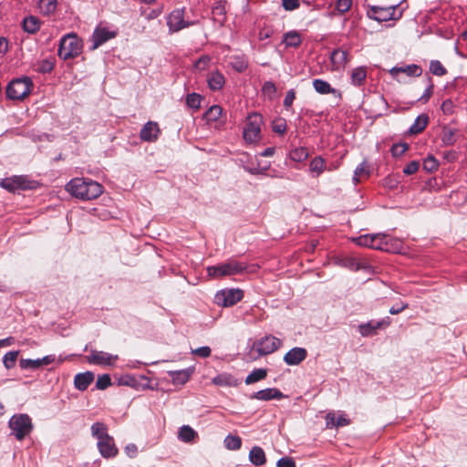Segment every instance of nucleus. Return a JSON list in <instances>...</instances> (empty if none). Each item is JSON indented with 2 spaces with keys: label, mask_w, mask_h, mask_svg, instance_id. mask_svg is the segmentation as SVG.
<instances>
[{
  "label": "nucleus",
  "mask_w": 467,
  "mask_h": 467,
  "mask_svg": "<svg viewBox=\"0 0 467 467\" xmlns=\"http://www.w3.org/2000/svg\"><path fill=\"white\" fill-rule=\"evenodd\" d=\"M66 190L81 200H93L103 192V187L97 182L84 178H74L66 185Z\"/></svg>",
  "instance_id": "1"
},
{
  "label": "nucleus",
  "mask_w": 467,
  "mask_h": 467,
  "mask_svg": "<svg viewBox=\"0 0 467 467\" xmlns=\"http://www.w3.org/2000/svg\"><path fill=\"white\" fill-rule=\"evenodd\" d=\"M82 48V40L77 34L68 33L60 39L57 55L63 60L72 59L81 54Z\"/></svg>",
  "instance_id": "2"
},
{
  "label": "nucleus",
  "mask_w": 467,
  "mask_h": 467,
  "mask_svg": "<svg viewBox=\"0 0 467 467\" xmlns=\"http://www.w3.org/2000/svg\"><path fill=\"white\" fill-rule=\"evenodd\" d=\"M32 88L33 82L30 78H16L7 85L5 94L9 99L22 100L29 95Z\"/></svg>",
  "instance_id": "3"
},
{
  "label": "nucleus",
  "mask_w": 467,
  "mask_h": 467,
  "mask_svg": "<svg viewBox=\"0 0 467 467\" xmlns=\"http://www.w3.org/2000/svg\"><path fill=\"white\" fill-rule=\"evenodd\" d=\"M246 269L244 264L230 260L225 263L207 267V274L213 278H222L223 276L234 275Z\"/></svg>",
  "instance_id": "4"
},
{
  "label": "nucleus",
  "mask_w": 467,
  "mask_h": 467,
  "mask_svg": "<svg viewBox=\"0 0 467 467\" xmlns=\"http://www.w3.org/2000/svg\"><path fill=\"white\" fill-rule=\"evenodd\" d=\"M398 5L389 6L371 5L368 10V16L370 19L379 22H387L389 20H399L402 16V12L398 11Z\"/></svg>",
  "instance_id": "5"
},
{
  "label": "nucleus",
  "mask_w": 467,
  "mask_h": 467,
  "mask_svg": "<svg viewBox=\"0 0 467 467\" xmlns=\"http://www.w3.org/2000/svg\"><path fill=\"white\" fill-rule=\"evenodd\" d=\"M9 428L18 441H22L33 430V424L27 414L14 415L9 420Z\"/></svg>",
  "instance_id": "6"
},
{
  "label": "nucleus",
  "mask_w": 467,
  "mask_h": 467,
  "mask_svg": "<svg viewBox=\"0 0 467 467\" xmlns=\"http://www.w3.org/2000/svg\"><path fill=\"white\" fill-rule=\"evenodd\" d=\"M262 123V116L259 114H252L248 117L247 123L244 129V139L250 142H255L260 139V126Z\"/></svg>",
  "instance_id": "7"
},
{
  "label": "nucleus",
  "mask_w": 467,
  "mask_h": 467,
  "mask_svg": "<svg viewBox=\"0 0 467 467\" xmlns=\"http://www.w3.org/2000/svg\"><path fill=\"white\" fill-rule=\"evenodd\" d=\"M193 24V22L184 20V8L173 10L167 18V25L171 32H178Z\"/></svg>",
  "instance_id": "8"
},
{
  "label": "nucleus",
  "mask_w": 467,
  "mask_h": 467,
  "mask_svg": "<svg viewBox=\"0 0 467 467\" xmlns=\"http://www.w3.org/2000/svg\"><path fill=\"white\" fill-rule=\"evenodd\" d=\"M87 362L98 366H112L118 359L117 355H111L104 351L91 350L88 356L85 357Z\"/></svg>",
  "instance_id": "9"
},
{
  "label": "nucleus",
  "mask_w": 467,
  "mask_h": 467,
  "mask_svg": "<svg viewBox=\"0 0 467 467\" xmlns=\"http://www.w3.org/2000/svg\"><path fill=\"white\" fill-rule=\"evenodd\" d=\"M281 345L282 341L279 338L270 335L261 338L256 343V350L260 355L265 356L276 351Z\"/></svg>",
  "instance_id": "10"
},
{
  "label": "nucleus",
  "mask_w": 467,
  "mask_h": 467,
  "mask_svg": "<svg viewBox=\"0 0 467 467\" xmlns=\"http://www.w3.org/2000/svg\"><path fill=\"white\" fill-rule=\"evenodd\" d=\"M243 297L244 293L240 289H230L215 296L217 304H222L223 306H232L241 301Z\"/></svg>",
  "instance_id": "11"
},
{
  "label": "nucleus",
  "mask_w": 467,
  "mask_h": 467,
  "mask_svg": "<svg viewBox=\"0 0 467 467\" xmlns=\"http://www.w3.org/2000/svg\"><path fill=\"white\" fill-rule=\"evenodd\" d=\"M390 325L389 317L383 318L379 321H368V323L360 324L358 331L362 337H371L377 334L379 329L386 328Z\"/></svg>",
  "instance_id": "12"
},
{
  "label": "nucleus",
  "mask_w": 467,
  "mask_h": 467,
  "mask_svg": "<svg viewBox=\"0 0 467 467\" xmlns=\"http://www.w3.org/2000/svg\"><path fill=\"white\" fill-rule=\"evenodd\" d=\"M0 185L11 192H15L16 191L19 190H26L30 189V182L24 176H13L11 178H5L2 180L0 182Z\"/></svg>",
  "instance_id": "13"
},
{
  "label": "nucleus",
  "mask_w": 467,
  "mask_h": 467,
  "mask_svg": "<svg viewBox=\"0 0 467 467\" xmlns=\"http://www.w3.org/2000/svg\"><path fill=\"white\" fill-rule=\"evenodd\" d=\"M307 357V351L304 348H293L284 356V361L289 366H297Z\"/></svg>",
  "instance_id": "14"
},
{
  "label": "nucleus",
  "mask_w": 467,
  "mask_h": 467,
  "mask_svg": "<svg viewBox=\"0 0 467 467\" xmlns=\"http://www.w3.org/2000/svg\"><path fill=\"white\" fill-rule=\"evenodd\" d=\"M159 134V125L156 122L148 121L140 130V138L143 141L153 142L158 140Z\"/></svg>",
  "instance_id": "15"
},
{
  "label": "nucleus",
  "mask_w": 467,
  "mask_h": 467,
  "mask_svg": "<svg viewBox=\"0 0 467 467\" xmlns=\"http://www.w3.org/2000/svg\"><path fill=\"white\" fill-rule=\"evenodd\" d=\"M98 449L104 458L115 457L118 454V448L111 436L98 441Z\"/></svg>",
  "instance_id": "16"
},
{
  "label": "nucleus",
  "mask_w": 467,
  "mask_h": 467,
  "mask_svg": "<svg viewBox=\"0 0 467 467\" xmlns=\"http://www.w3.org/2000/svg\"><path fill=\"white\" fill-rule=\"evenodd\" d=\"M388 234H365L359 236L356 242L360 246H366L369 248H382L380 244H376L378 239H387Z\"/></svg>",
  "instance_id": "17"
},
{
  "label": "nucleus",
  "mask_w": 467,
  "mask_h": 467,
  "mask_svg": "<svg viewBox=\"0 0 467 467\" xmlns=\"http://www.w3.org/2000/svg\"><path fill=\"white\" fill-rule=\"evenodd\" d=\"M94 379V373L91 371L78 373L74 378V386L77 389L84 391L93 382Z\"/></svg>",
  "instance_id": "18"
},
{
  "label": "nucleus",
  "mask_w": 467,
  "mask_h": 467,
  "mask_svg": "<svg viewBox=\"0 0 467 467\" xmlns=\"http://www.w3.org/2000/svg\"><path fill=\"white\" fill-rule=\"evenodd\" d=\"M115 36V33L107 30L106 28H97L93 35V47L92 49L98 48L99 46L107 42L108 40L113 38Z\"/></svg>",
  "instance_id": "19"
},
{
  "label": "nucleus",
  "mask_w": 467,
  "mask_h": 467,
  "mask_svg": "<svg viewBox=\"0 0 467 467\" xmlns=\"http://www.w3.org/2000/svg\"><path fill=\"white\" fill-rule=\"evenodd\" d=\"M284 397L283 393L275 388H268L257 392H254L252 395V399H256L260 400H280Z\"/></svg>",
  "instance_id": "20"
},
{
  "label": "nucleus",
  "mask_w": 467,
  "mask_h": 467,
  "mask_svg": "<svg viewBox=\"0 0 467 467\" xmlns=\"http://www.w3.org/2000/svg\"><path fill=\"white\" fill-rule=\"evenodd\" d=\"M400 73H404L410 77H411V76L419 77L421 75L422 69L420 68V67H419L415 64H411V65H408L406 67H394L389 70V74L393 78H396Z\"/></svg>",
  "instance_id": "21"
},
{
  "label": "nucleus",
  "mask_w": 467,
  "mask_h": 467,
  "mask_svg": "<svg viewBox=\"0 0 467 467\" xmlns=\"http://www.w3.org/2000/svg\"><path fill=\"white\" fill-rule=\"evenodd\" d=\"M192 369L186 368L176 371H168L174 385H184L191 378Z\"/></svg>",
  "instance_id": "22"
},
{
  "label": "nucleus",
  "mask_w": 467,
  "mask_h": 467,
  "mask_svg": "<svg viewBox=\"0 0 467 467\" xmlns=\"http://www.w3.org/2000/svg\"><path fill=\"white\" fill-rule=\"evenodd\" d=\"M207 82L209 85V88L212 90H220L223 88L225 79L222 73H220L218 70L213 71L208 75Z\"/></svg>",
  "instance_id": "23"
},
{
  "label": "nucleus",
  "mask_w": 467,
  "mask_h": 467,
  "mask_svg": "<svg viewBox=\"0 0 467 467\" xmlns=\"http://www.w3.org/2000/svg\"><path fill=\"white\" fill-rule=\"evenodd\" d=\"M429 123V116L427 114H421L418 116L414 121V123L410 126L409 132L410 134H420L421 133Z\"/></svg>",
  "instance_id": "24"
},
{
  "label": "nucleus",
  "mask_w": 467,
  "mask_h": 467,
  "mask_svg": "<svg viewBox=\"0 0 467 467\" xmlns=\"http://www.w3.org/2000/svg\"><path fill=\"white\" fill-rule=\"evenodd\" d=\"M90 430L92 436L96 438L98 441H100L104 439L110 437L108 433V427L103 422H95L94 424H92Z\"/></svg>",
  "instance_id": "25"
},
{
  "label": "nucleus",
  "mask_w": 467,
  "mask_h": 467,
  "mask_svg": "<svg viewBox=\"0 0 467 467\" xmlns=\"http://www.w3.org/2000/svg\"><path fill=\"white\" fill-rule=\"evenodd\" d=\"M213 383L222 387H235L237 386V379L230 374H220L213 379Z\"/></svg>",
  "instance_id": "26"
},
{
  "label": "nucleus",
  "mask_w": 467,
  "mask_h": 467,
  "mask_svg": "<svg viewBox=\"0 0 467 467\" xmlns=\"http://www.w3.org/2000/svg\"><path fill=\"white\" fill-rule=\"evenodd\" d=\"M251 462L256 466H261L265 463V454L261 447L254 446L249 453Z\"/></svg>",
  "instance_id": "27"
},
{
  "label": "nucleus",
  "mask_w": 467,
  "mask_h": 467,
  "mask_svg": "<svg viewBox=\"0 0 467 467\" xmlns=\"http://www.w3.org/2000/svg\"><path fill=\"white\" fill-rule=\"evenodd\" d=\"M327 427H343L349 424V420H348L344 415H339L336 417L335 413H328L326 417Z\"/></svg>",
  "instance_id": "28"
},
{
  "label": "nucleus",
  "mask_w": 467,
  "mask_h": 467,
  "mask_svg": "<svg viewBox=\"0 0 467 467\" xmlns=\"http://www.w3.org/2000/svg\"><path fill=\"white\" fill-rule=\"evenodd\" d=\"M283 42L286 47H298L302 43V39L297 31L292 30L284 35Z\"/></svg>",
  "instance_id": "29"
},
{
  "label": "nucleus",
  "mask_w": 467,
  "mask_h": 467,
  "mask_svg": "<svg viewBox=\"0 0 467 467\" xmlns=\"http://www.w3.org/2000/svg\"><path fill=\"white\" fill-rule=\"evenodd\" d=\"M23 28L29 34H36L40 28V21L36 16H28L23 20Z\"/></svg>",
  "instance_id": "30"
},
{
  "label": "nucleus",
  "mask_w": 467,
  "mask_h": 467,
  "mask_svg": "<svg viewBox=\"0 0 467 467\" xmlns=\"http://www.w3.org/2000/svg\"><path fill=\"white\" fill-rule=\"evenodd\" d=\"M309 170L312 173H315L316 177H318L326 170V161L321 156L315 157L309 164Z\"/></svg>",
  "instance_id": "31"
},
{
  "label": "nucleus",
  "mask_w": 467,
  "mask_h": 467,
  "mask_svg": "<svg viewBox=\"0 0 467 467\" xmlns=\"http://www.w3.org/2000/svg\"><path fill=\"white\" fill-rule=\"evenodd\" d=\"M367 78V69L364 67H359L352 70L351 82L355 86H361L365 83Z\"/></svg>",
  "instance_id": "32"
},
{
  "label": "nucleus",
  "mask_w": 467,
  "mask_h": 467,
  "mask_svg": "<svg viewBox=\"0 0 467 467\" xmlns=\"http://www.w3.org/2000/svg\"><path fill=\"white\" fill-rule=\"evenodd\" d=\"M331 59L337 67H344L349 60L348 53L345 50H335L331 55Z\"/></svg>",
  "instance_id": "33"
},
{
  "label": "nucleus",
  "mask_w": 467,
  "mask_h": 467,
  "mask_svg": "<svg viewBox=\"0 0 467 467\" xmlns=\"http://www.w3.org/2000/svg\"><path fill=\"white\" fill-rule=\"evenodd\" d=\"M267 376V370L265 368L254 369L245 379L244 382L247 385L255 383L265 379Z\"/></svg>",
  "instance_id": "34"
},
{
  "label": "nucleus",
  "mask_w": 467,
  "mask_h": 467,
  "mask_svg": "<svg viewBox=\"0 0 467 467\" xmlns=\"http://www.w3.org/2000/svg\"><path fill=\"white\" fill-rule=\"evenodd\" d=\"M197 437V432L189 425L182 426L179 431V439L184 442H191Z\"/></svg>",
  "instance_id": "35"
},
{
  "label": "nucleus",
  "mask_w": 467,
  "mask_h": 467,
  "mask_svg": "<svg viewBox=\"0 0 467 467\" xmlns=\"http://www.w3.org/2000/svg\"><path fill=\"white\" fill-rule=\"evenodd\" d=\"M315 90L319 94L335 93L336 90L331 88L330 84L323 79H315L313 81Z\"/></svg>",
  "instance_id": "36"
},
{
  "label": "nucleus",
  "mask_w": 467,
  "mask_h": 467,
  "mask_svg": "<svg viewBox=\"0 0 467 467\" xmlns=\"http://www.w3.org/2000/svg\"><path fill=\"white\" fill-rule=\"evenodd\" d=\"M369 177V171L366 161L358 166L354 171L353 182L358 184L362 179Z\"/></svg>",
  "instance_id": "37"
},
{
  "label": "nucleus",
  "mask_w": 467,
  "mask_h": 467,
  "mask_svg": "<svg viewBox=\"0 0 467 467\" xmlns=\"http://www.w3.org/2000/svg\"><path fill=\"white\" fill-rule=\"evenodd\" d=\"M441 141L444 145L450 146L453 145L456 141L455 139V130L450 127H443L441 130Z\"/></svg>",
  "instance_id": "38"
},
{
  "label": "nucleus",
  "mask_w": 467,
  "mask_h": 467,
  "mask_svg": "<svg viewBox=\"0 0 467 467\" xmlns=\"http://www.w3.org/2000/svg\"><path fill=\"white\" fill-rule=\"evenodd\" d=\"M38 8L44 15H50L57 9V0H39Z\"/></svg>",
  "instance_id": "39"
},
{
  "label": "nucleus",
  "mask_w": 467,
  "mask_h": 467,
  "mask_svg": "<svg viewBox=\"0 0 467 467\" xmlns=\"http://www.w3.org/2000/svg\"><path fill=\"white\" fill-rule=\"evenodd\" d=\"M223 113V109L219 105H213L204 113V118L208 122L216 121Z\"/></svg>",
  "instance_id": "40"
},
{
  "label": "nucleus",
  "mask_w": 467,
  "mask_h": 467,
  "mask_svg": "<svg viewBox=\"0 0 467 467\" xmlns=\"http://www.w3.org/2000/svg\"><path fill=\"white\" fill-rule=\"evenodd\" d=\"M430 71L435 76L442 77L447 74V69L439 60L430 62Z\"/></svg>",
  "instance_id": "41"
},
{
  "label": "nucleus",
  "mask_w": 467,
  "mask_h": 467,
  "mask_svg": "<svg viewBox=\"0 0 467 467\" xmlns=\"http://www.w3.org/2000/svg\"><path fill=\"white\" fill-rule=\"evenodd\" d=\"M224 445L229 450H238L241 448L242 440L238 436L228 435L224 439Z\"/></svg>",
  "instance_id": "42"
},
{
  "label": "nucleus",
  "mask_w": 467,
  "mask_h": 467,
  "mask_svg": "<svg viewBox=\"0 0 467 467\" xmlns=\"http://www.w3.org/2000/svg\"><path fill=\"white\" fill-rule=\"evenodd\" d=\"M308 157V151L306 148H296L290 152V158L295 161H303Z\"/></svg>",
  "instance_id": "43"
},
{
  "label": "nucleus",
  "mask_w": 467,
  "mask_h": 467,
  "mask_svg": "<svg viewBox=\"0 0 467 467\" xmlns=\"http://www.w3.org/2000/svg\"><path fill=\"white\" fill-rule=\"evenodd\" d=\"M18 354L19 351H10L4 356L3 363L7 369L12 368L16 365Z\"/></svg>",
  "instance_id": "44"
},
{
  "label": "nucleus",
  "mask_w": 467,
  "mask_h": 467,
  "mask_svg": "<svg viewBox=\"0 0 467 467\" xmlns=\"http://www.w3.org/2000/svg\"><path fill=\"white\" fill-rule=\"evenodd\" d=\"M439 162L433 156H429L423 161V169L428 172H433L438 170Z\"/></svg>",
  "instance_id": "45"
},
{
  "label": "nucleus",
  "mask_w": 467,
  "mask_h": 467,
  "mask_svg": "<svg viewBox=\"0 0 467 467\" xmlns=\"http://www.w3.org/2000/svg\"><path fill=\"white\" fill-rule=\"evenodd\" d=\"M202 97L197 93H192L187 96L186 103L192 109H199L201 107Z\"/></svg>",
  "instance_id": "46"
},
{
  "label": "nucleus",
  "mask_w": 467,
  "mask_h": 467,
  "mask_svg": "<svg viewBox=\"0 0 467 467\" xmlns=\"http://www.w3.org/2000/svg\"><path fill=\"white\" fill-rule=\"evenodd\" d=\"M20 367L23 369H36L41 367V363L38 359H20Z\"/></svg>",
  "instance_id": "47"
},
{
  "label": "nucleus",
  "mask_w": 467,
  "mask_h": 467,
  "mask_svg": "<svg viewBox=\"0 0 467 467\" xmlns=\"http://www.w3.org/2000/svg\"><path fill=\"white\" fill-rule=\"evenodd\" d=\"M111 379L109 374H103L99 376L97 382H96V388L98 389H106L108 387L111 385Z\"/></svg>",
  "instance_id": "48"
},
{
  "label": "nucleus",
  "mask_w": 467,
  "mask_h": 467,
  "mask_svg": "<svg viewBox=\"0 0 467 467\" xmlns=\"http://www.w3.org/2000/svg\"><path fill=\"white\" fill-rule=\"evenodd\" d=\"M262 92L265 96H267L270 99H272L276 93V87L274 82L266 81L262 88Z\"/></svg>",
  "instance_id": "49"
},
{
  "label": "nucleus",
  "mask_w": 467,
  "mask_h": 467,
  "mask_svg": "<svg viewBox=\"0 0 467 467\" xmlns=\"http://www.w3.org/2000/svg\"><path fill=\"white\" fill-rule=\"evenodd\" d=\"M408 149V143H397L391 147V153L394 157H399L403 155Z\"/></svg>",
  "instance_id": "50"
},
{
  "label": "nucleus",
  "mask_w": 467,
  "mask_h": 467,
  "mask_svg": "<svg viewBox=\"0 0 467 467\" xmlns=\"http://www.w3.org/2000/svg\"><path fill=\"white\" fill-rule=\"evenodd\" d=\"M352 6V0H337L336 2V9L340 14H345L348 12Z\"/></svg>",
  "instance_id": "51"
},
{
  "label": "nucleus",
  "mask_w": 467,
  "mask_h": 467,
  "mask_svg": "<svg viewBox=\"0 0 467 467\" xmlns=\"http://www.w3.org/2000/svg\"><path fill=\"white\" fill-rule=\"evenodd\" d=\"M282 6L285 11H294L300 6V0H282Z\"/></svg>",
  "instance_id": "52"
},
{
  "label": "nucleus",
  "mask_w": 467,
  "mask_h": 467,
  "mask_svg": "<svg viewBox=\"0 0 467 467\" xmlns=\"http://www.w3.org/2000/svg\"><path fill=\"white\" fill-rule=\"evenodd\" d=\"M419 167H420L419 161H412L404 167L403 173L406 175H412L418 171Z\"/></svg>",
  "instance_id": "53"
},
{
  "label": "nucleus",
  "mask_w": 467,
  "mask_h": 467,
  "mask_svg": "<svg viewBox=\"0 0 467 467\" xmlns=\"http://www.w3.org/2000/svg\"><path fill=\"white\" fill-rule=\"evenodd\" d=\"M273 130L279 134H284L286 130V123L284 119H277L273 122Z\"/></svg>",
  "instance_id": "54"
},
{
  "label": "nucleus",
  "mask_w": 467,
  "mask_h": 467,
  "mask_svg": "<svg viewBox=\"0 0 467 467\" xmlns=\"http://www.w3.org/2000/svg\"><path fill=\"white\" fill-rule=\"evenodd\" d=\"M344 266L351 270H358L360 268V263L354 257H348L344 260Z\"/></svg>",
  "instance_id": "55"
},
{
  "label": "nucleus",
  "mask_w": 467,
  "mask_h": 467,
  "mask_svg": "<svg viewBox=\"0 0 467 467\" xmlns=\"http://www.w3.org/2000/svg\"><path fill=\"white\" fill-rule=\"evenodd\" d=\"M433 83L431 81V78H429V86L428 88H426L425 92L423 93V95L420 98V100H421L422 102H427L430 98L431 97L432 95V92H433Z\"/></svg>",
  "instance_id": "56"
},
{
  "label": "nucleus",
  "mask_w": 467,
  "mask_h": 467,
  "mask_svg": "<svg viewBox=\"0 0 467 467\" xmlns=\"http://www.w3.org/2000/svg\"><path fill=\"white\" fill-rule=\"evenodd\" d=\"M296 99V92L294 89H290L286 92L285 98L284 99V106L285 108H290Z\"/></svg>",
  "instance_id": "57"
},
{
  "label": "nucleus",
  "mask_w": 467,
  "mask_h": 467,
  "mask_svg": "<svg viewBox=\"0 0 467 467\" xmlns=\"http://www.w3.org/2000/svg\"><path fill=\"white\" fill-rule=\"evenodd\" d=\"M277 467H296V463L292 458L284 457L277 462Z\"/></svg>",
  "instance_id": "58"
},
{
  "label": "nucleus",
  "mask_w": 467,
  "mask_h": 467,
  "mask_svg": "<svg viewBox=\"0 0 467 467\" xmlns=\"http://www.w3.org/2000/svg\"><path fill=\"white\" fill-rule=\"evenodd\" d=\"M211 348L209 347H201L193 350V353L202 358H208L211 355Z\"/></svg>",
  "instance_id": "59"
},
{
  "label": "nucleus",
  "mask_w": 467,
  "mask_h": 467,
  "mask_svg": "<svg viewBox=\"0 0 467 467\" xmlns=\"http://www.w3.org/2000/svg\"><path fill=\"white\" fill-rule=\"evenodd\" d=\"M407 307H408V304H405V303L397 304V305L392 306L389 308V313L391 315H398L400 312H402L403 310H405Z\"/></svg>",
  "instance_id": "60"
},
{
  "label": "nucleus",
  "mask_w": 467,
  "mask_h": 467,
  "mask_svg": "<svg viewBox=\"0 0 467 467\" xmlns=\"http://www.w3.org/2000/svg\"><path fill=\"white\" fill-rule=\"evenodd\" d=\"M453 103L451 100L450 99H447L445 101L442 102L441 104V110L445 113V114H451L452 111H453Z\"/></svg>",
  "instance_id": "61"
},
{
  "label": "nucleus",
  "mask_w": 467,
  "mask_h": 467,
  "mask_svg": "<svg viewBox=\"0 0 467 467\" xmlns=\"http://www.w3.org/2000/svg\"><path fill=\"white\" fill-rule=\"evenodd\" d=\"M389 241H390V237L389 235H388L387 239H378L376 244H380V246H382V248H376V249L381 250V251H389Z\"/></svg>",
  "instance_id": "62"
},
{
  "label": "nucleus",
  "mask_w": 467,
  "mask_h": 467,
  "mask_svg": "<svg viewBox=\"0 0 467 467\" xmlns=\"http://www.w3.org/2000/svg\"><path fill=\"white\" fill-rule=\"evenodd\" d=\"M443 157L448 162H453L457 160L458 154L454 150H449L444 153Z\"/></svg>",
  "instance_id": "63"
},
{
  "label": "nucleus",
  "mask_w": 467,
  "mask_h": 467,
  "mask_svg": "<svg viewBox=\"0 0 467 467\" xmlns=\"http://www.w3.org/2000/svg\"><path fill=\"white\" fill-rule=\"evenodd\" d=\"M125 451H126L127 454L131 458L135 457L137 454V451H138L137 446L135 444L127 445L125 447Z\"/></svg>",
  "instance_id": "64"
}]
</instances>
